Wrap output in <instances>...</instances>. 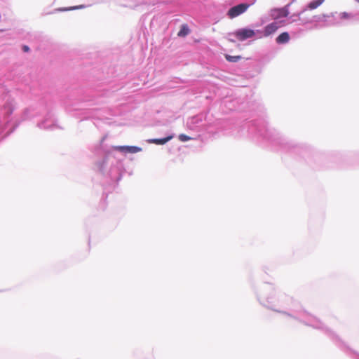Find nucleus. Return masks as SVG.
I'll return each instance as SVG.
<instances>
[{"label": "nucleus", "mask_w": 359, "mask_h": 359, "mask_svg": "<svg viewBox=\"0 0 359 359\" xmlns=\"http://www.w3.org/2000/svg\"><path fill=\"white\" fill-rule=\"evenodd\" d=\"M88 6H86L85 4H81V5L76 6L60 8L57 9V11H74V10H77V9L85 8H86Z\"/></svg>", "instance_id": "obj_18"}, {"label": "nucleus", "mask_w": 359, "mask_h": 359, "mask_svg": "<svg viewBox=\"0 0 359 359\" xmlns=\"http://www.w3.org/2000/svg\"><path fill=\"white\" fill-rule=\"evenodd\" d=\"M142 149L137 146H112L104 154L102 159L95 163L96 169L107 178V182L114 186L118 182L125 172L123 161L126 154H135Z\"/></svg>", "instance_id": "obj_3"}, {"label": "nucleus", "mask_w": 359, "mask_h": 359, "mask_svg": "<svg viewBox=\"0 0 359 359\" xmlns=\"http://www.w3.org/2000/svg\"><path fill=\"white\" fill-rule=\"evenodd\" d=\"M45 113L43 118L37 123L36 126L42 130H55L62 129L58 125L55 115L48 109L46 105L39 104L36 107H30L26 109L22 114V121L32 119Z\"/></svg>", "instance_id": "obj_4"}, {"label": "nucleus", "mask_w": 359, "mask_h": 359, "mask_svg": "<svg viewBox=\"0 0 359 359\" xmlns=\"http://www.w3.org/2000/svg\"><path fill=\"white\" fill-rule=\"evenodd\" d=\"M325 0H313L310 1L307 6L305 7V8L303 10V11L306 10H313L317 8L318 6H320Z\"/></svg>", "instance_id": "obj_14"}, {"label": "nucleus", "mask_w": 359, "mask_h": 359, "mask_svg": "<svg viewBox=\"0 0 359 359\" xmlns=\"http://www.w3.org/2000/svg\"><path fill=\"white\" fill-rule=\"evenodd\" d=\"M13 100H8L0 110V137L4 138L12 133L20 124L12 116L14 110Z\"/></svg>", "instance_id": "obj_5"}, {"label": "nucleus", "mask_w": 359, "mask_h": 359, "mask_svg": "<svg viewBox=\"0 0 359 359\" xmlns=\"http://www.w3.org/2000/svg\"><path fill=\"white\" fill-rule=\"evenodd\" d=\"M256 32L254 29L248 28V27H244L238 29L235 31L233 33L234 36L236 37V39L241 41H245L248 39L252 38L255 36Z\"/></svg>", "instance_id": "obj_7"}, {"label": "nucleus", "mask_w": 359, "mask_h": 359, "mask_svg": "<svg viewBox=\"0 0 359 359\" xmlns=\"http://www.w3.org/2000/svg\"><path fill=\"white\" fill-rule=\"evenodd\" d=\"M359 3V0H356Z\"/></svg>", "instance_id": "obj_25"}, {"label": "nucleus", "mask_w": 359, "mask_h": 359, "mask_svg": "<svg viewBox=\"0 0 359 359\" xmlns=\"http://www.w3.org/2000/svg\"><path fill=\"white\" fill-rule=\"evenodd\" d=\"M351 17H353V15L351 13H348L347 12L339 13V15H337V20H335L334 21L329 22L328 25H334L339 24L340 22V20L348 19Z\"/></svg>", "instance_id": "obj_11"}, {"label": "nucleus", "mask_w": 359, "mask_h": 359, "mask_svg": "<svg viewBox=\"0 0 359 359\" xmlns=\"http://www.w3.org/2000/svg\"><path fill=\"white\" fill-rule=\"evenodd\" d=\"M290 40V34L287 32H284L280 34L276 39V41L278 44H285Z\"/></svg>", "instance_id": "obj_13"}, {"label": "nucleus", "mask_w": 359, "mask_h": 359, "mask_svg": "<svg viewBox=\"0 0 359 359\" xmlns=\"http://www.w3.org/2000/svg\"><path fill=\"white\" fill-rule=\"evenodd\" d=\"M202 116L200 115L194 116L187 121V127L189 130L199 132L202 126Z\"/></svg>", "instance_id": "obj_8"}, {"label": "nucleus", "mask_w": 359, "mask_h": 359, "mask_svg": "<svg viewBox=\"0 0 359 359\" xmlns=\"http://www.w3.org/2000/svg\"><path fill=\"white\" fill-rule=\"evenodd\" d=\"M250 5L247 3H241L231 7L227 11V16L233 19L245 13L249 8Z\"/></svg>", "instance_id": "obj_6"}, {"label": "nucleus", "mask_w": 359, "mask_h": 359, "mask_svg": "<svg viewBox=\"0 0 359 359\" xmlns=\"http://www.w3.org/2000/svg\"><path fill=\"white\" fill-rule=\"evenodd\" d=\"M327 15L326 14H320L316 15L313 17L312 22H323L327 25Z\"/></svg>", "instance_id": "obj_17"}, {"label": "nucleus", "mask_w": 359, "mask_h": 359, "mask_svg": "<svg viewBox=\"0 0 359 359\" xmlns=\"http://www.w3.org/2000/svg\"><path fill=\"white\" fill-rule=\"evenodd\" d=\"M238 103V101L237 100H231L229 102V105H232L233 108H230L231 110H242L243 109V107H236L235 106V103Z\"/></svg>", "instance_id": "obj_22"}, {"label": "nucleus", "mask_w": 359, "mask_h": 359, "mask_svg": "<svg viewBox=\"0 0 359 359\" xmlns=\"http://www.w3.org/2000/svg\"><path fill=\"white\" fill-rule=\"evenodd\" d=\"M256 296L263 306L321 330L347 355L353 359H359V354L346 345L336 333L324 325L319 319L304 310L298 302L285 293L278 292L272 284H261L256 292Z\"/></svg>", "instance_id": "obj_1"}, {"label": "nucleus", "mask_w": 359, "mask_h": 359, "mask_svg": "<svg viewBox=\"0 0 359 359\" xmlns=\"http://www.w3.org/2000/svg\"><path fill=\"white\" fill-rule=\"evenodd\" d=\"M178 139L181 141V142H185L187 141H189V140H193L194 137H190L189 135H187L185 134H180L178 136Z\"/></svg>", "instance_id": "obj_20"}, {"label": "nucleus", "mask_w": 359, "mask_h": 359, "mask_svg": "<svg viewBox=\"0 0 359 359\" xmlns=\"http://www.w3.org/2000/svg\"><path fill=\"white\" fill-rule=\"evenodd\" d=\"M175 137V134L172 133L171 135H169L163 138H153V139H149L147 140V142L156 144L158 145H163L166 144L168 142L171 140Z\"/></svg>", "instance_id": "obj_10"}, {"label": "nucleus", "mask_w": 359, "mask_h": 359, "mask_svg": "<svg viewBox=\"0 0 359 359\" xmlns=\"http://www.w3.org/2000/svg\"><path fill=\"white\" fill-rule=\"evenodd\" d=\"M101 111L100 109H89L86 111V118H102Z\"/></svg>", "instance_id": "obj_12"}, {"label": "nucleus", "mask_w": 359, "mask_h": 359, "mask_svg": "<svg viewBox=\"0 0 359 359\" xmlns=\"http://www.w3.org/2000/svg\"><path fill=\"white\" fill-rule=\"evenodd\" d=\"M291 6L290 4H287L286 6H285L283 8H278L276 10L278 12L277 18H285L287 17L290 12H289V7Z\"/></svg>", "instance_id": "obj_15"}, {"label": "nucleus", "mask_w": 359, "mask_h": 359, "mask_svg": "<svg viewBox=\"0 0 359 359\" xmlns=\"http://www.w3.org/2000/svg\"><path fill=\"white\" fill-rule=\"evenodd\" d=\"M190 33V29L187 24H183L180 27V29L177 33V36L180 37H185Z\"/></svg>", "instance_id": "obj_16"}, {"label": "nucleus", "mask_w": 359, "mask_h": 359, "mask_svg": "<svg viewBox=\"0 0 359 359\" xmlns=\"http://www.w3.org/2000/svg\"><path fill=\"white\" fill-rule=\"evenodd\" d=\"M337 15H339V13L337 12H335V13H330V15H327V23L330 21H334L335 20H337ZM327 26H330L328 24H327Z\"/></svg>", "instance_id": "obj_21"}, {"label": "nucleus", "mask_w": 359, "mask_h": 359, "mask_svg": "<svg viewBox=\"0 0 359 359\" xmlns=\"http://www.w3.org/2000/svg\"><path fill=\"white\" fill-rule=\"evenodd\" d=\"M22 49L24 52H28L29 50V47L27 45H23Z\"/></svg>", "instance_id": "obj_23"}, {"label": "nucleus", "mask_w": 359, "mask_h": 359, "mask_svg": "<svg viewBox=\"0 0 359 359\" xmlns=\"http://www.w3.org/2000/svg\"><path fill=\"white\" fill-rule=\"evenodd\" d=\"M296 0H291L289 4H290L291 5Z\"/></svg>", "instance_id": "obj_24"}, {"label": "nucleus", "mask_w": 359, "mask_h": 359, "mask_svg": "<svg viewBox=\"0 0 359 359\" xmlns=\"http://www.w3.org/2000/svg\"><path fill=\"white\" fill-rule=\"evenodd\" d=\"M279 28L278 23L277 22H273L269 25H267L264 29V32L257 30V32L260 34L261 35L258 38H261L262 36L266 37L270 36L271 34L275 33L278 29Z\"/></svg>", "instance_id": "obj_9"}, {"label": "nucleus", "mask_w": 359, "mask_h": 359, "mask_svg": "<svg viewBox=\"0 0 359 359\" xmlns=\"http://www.w3.org/2000/svg\"><path fill=\"white\" fill-rule=\"evenodd\" d=\"M261 113L258 118L245 122L241 127V136H246L259 144H266L277 150L290 153L295 157L305 160L310 158L313 154L311 147L306 144L297 143L281 135L274 128H270L264 118V107L257 106Z\"/></svg>", "instance_id": "obj_2"}, {"label": "nucleus", "mask_w": 359, "mask_h": 359, "mask_svg": "<svg viewBox=\"0 0 359 359\" xmlns=\"http://www.w3.org/2000/svg\"><path fill=\"white\" fill-rule=\"evenodd\" d=\"M225 58L228 62H237L241 59V56L240 55H225Z\"/></svg>", "instance_id": "obj_19"}]
</instances>
